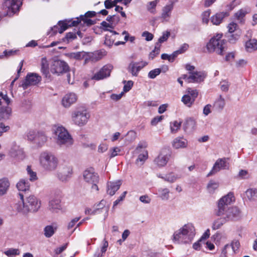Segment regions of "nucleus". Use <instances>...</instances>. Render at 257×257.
<instances>
[{
  "mask_svg": "<svg viewBox=\"0 0 257 257\" xmlns=\"http://www.w3.org/2000/svg\"><path fill=\"white\" fill-rule=\"evenodd\" d=\"M234 199L233 195L231 193H229L220 198L218 203L216 215L217 216L225 215L226 217L224 218H226V221L237 219L240 214L239 209L237 207H228V205L234 201Z\"/></svg>",
  "mask_w": 257,
  "mask_h": 257,
  "instance_id": "nucleus-1",
  "label": "nucleus"
},
{
  "mask_svg": "<svg viewBox=\"0 0 257 257\" xmlns=\"http://www.w3.org/2000/svg\"><path fill=\"white\" fill-rule=\"evenodd\" d=\"M19 196L22 203L16 205V209L23 214L29 212H37L41 207V202L34 195L27 196L23 193H19Z\"/></svg>",
  "mask_w": 257,
  "mask_h": 257,
  "instance_id": "nucleus-2",
  "label": "nucleus"
},
{
  "mask_svg": "<svg viewBox=\"0 0 257 257\" xmlns=\"http://www.w3.org/2000/svg\"><path fill=\"white\" fill-rule=\"evenodd\" d=\"M195 228L192 223L185 224L174 233L173 241L178 244L189 243L195 236Z\"/></svg>",
  "mask_w": 257,
  "mask_h": 257,
  "instance_id": "nucleus-3",
  "label": "nucleus"
},
{
  "mask_svg": "<svg viewBox=\"0 0 257 257\" xmlns=\"http://www.w3.org/2000/svg\"><path fill=\"white\" fill-rule=\"evenodd\" d=\"M222 34H217L212 38L207 44V49L209 52H216L223 55L227 50V41L222 39Z\"/></svg>",
  "mask_w": 257,
  "mask_h": 257,
  "instance_id": "nucleus-4",
  "label": "nucleus"
},
{
  "mask_svg": "<svg viewBox=\"0 0 257 257\" xmlns=\"http://www.w3.org/2000/svg\"><path fill=\"white\" fill-rule=\"evenodd\" d=\"M54 138L56 143L61 147H69L73 144V140L67 130L62 126L54 129Z\"/></svg>",
  "mask_w": 257,
  "mask_h": 257,
  "instance_id": "nucleus-5",
  "label": "nucleus"
},
{
  "mask_svg": "<svg viewBox=\"0 0 257 257\" xmlns=\"http://www.w3.org/2000/svg\"><path fill=\"white\" fill-rule=\"evenodd\" d=\"M41 166L47 171L55 170L58 166V160L52 153L48 152L42 153L40 156Z\"/></svg>",
  "mask_w": 257,
  "mask_h": 257,
  "instance_id": "nucleus-6",
  "label": "nucleus"
},
{
  "mask_svg": "<svg viewBox=\"0 0 257 257\" xmlns=\"http://www.w3.org/2000/svg\"><path fill=\"white\" fill-rule=\"evenodd\" d=\"M90 114L84 107H78L72 113V120L78 126H83L88 121Z\"/></svg>",
  "mask_w": 257,
  "mask_h": 257,
  "instance_id": "nucleus-7",
  "label": "nucleus"
},
{
  "mask_svg": "<svg viewBox=\"0 0 257 257\" xmlns=\"http://www.w3.org/2000/svg\"><path fill=\"white\" fill-rule=\"evenodd\" d=\"M72 173V168L70 165L62 164L60 166L57 176L60 181L66 182L71 178Z\"/></svg>",
  "mask_w": 257,
  "mask_h": 257,
  "instance_id": "nucleus-8",
  "label": "nucleus"
},
{
  "mask_svg": "<svg viewBox=\"0 0 257 257\" xmlns=\"http://www.w3.org/2000/svg\"><path fill=\"white\" fill-rule=\"evenodd\" d=\"M69 70V67L67 63L64 61H54L51 67V72L53 74L58 75L64 73H66Z\"/></svg>",
  "mask_w": 257,
  "mask_h": 257,
  "instance_id": "nucleus-9",
  "label": "nucleus"
},
{
  "mask_svg": "<svg viewBox=\"0 0 257 257\" xmlns=\"http://www.w3.org/2000/svg\"><path fill=\"white\" fill-rule=\"evenodd\" d=\"M228 160V158L218 159L214 164L212 170L208 174L207 176L215 174L220 170L228 169L229 168V164L227 162Z\"/></svg>",
  "mask_w": 257,
  "mask_h": 257,
  "instance_id": "nucleus-10",
  "label": "nucleus"
},
{
  "mask_svg": "<svg viewBox=\"0 0 257 257\" xmlns=\"http://www.w3.org/2000/svg\"><path fill=\"white\" fill-rule=\"evenodd\" d=\"M41 80V77L37 73H28L25 79L22 82L21 86L24 89H26L30 85H34L38 84Z\"/></svg>",
  "mask_w": 257,
  "mask_h": 257,
  "instance_id": "nucleus-11",
  "label": "nucleus"
},
{
  "mask_svg": "<svg viewBox=\"0 0 257 257\" xmlns=\"http://www.w3.org/2000/svg\"><path fill=\"white\" fill-rule=\"evenodd\" d=\"M113 69V66L111 64H106L103 66L98 72L96 73L92 77V79L100 80L106 78L110 76V73Z\"/></svg>",
  "mask_w": 257,
  "mask_h": 257,
  "instance_id": "nucleus-12",
  "label": "nucleus"
},
{
  "mask_svg": "<svg viewBox=\"0 0 257 257\" xmlns=\"http://www.w3.org/2000/svg\"><path fill=\"white\" fill-rule=\"evenodd\" d=\"M170 156V153L168 149H163L158 156L154 160V163L160 167H164L168 163Z\"/></svg>",
  "mask_w": 257,
  "mask_h": 257,
  "instance_id": "nucleus-13",
  "label": "nucleus"
},
{
  "mask_svg": "<svg viewBox=\"0 0 257 257\" xmlns=\"http://www.w3.org/2000/svg\"><path fill=\"white\" fill-rule=\"evenodd\" d=\"M83 178L84 180L88 183H98L99 181V176L96 173L94 169L90 168L85 170L83 172Z\"/></svg>",
  "mask_w": 257,
  "mask_h": 257,
  "instance_id": "nucleus-14",
  "label": "nucleus"
},
{
  "mask_svg": "<svg viewBox=\"0 0 257 257\" xmlns=\"http://www.w3.org/2000/svg\"><path fill=\"white\" fill-rule=\"evenodd\" d=\"M61 193L59 192L57 196L53 198L49 202V209L53 213H57L62 209L61 204Z\"/></svg>",
  "mask_w": 257,
  "mask_h": 257,
  "instance_id": "nucleus-15",
  "label": "nucleus"
},
{
  "mask_svg": "<svg viewBox=\"0 0 257 257\" xmlns=\"http://www.w3.org/2000/svg\"><path fill=\"white\" fill-rule=\"evenodd\" d=\"M4 8L7 9V15H11L19 10V5L17 0H6L3 4Z\"/></svg>",
  "mask_w": 257,
  "mask_h": 257,
  "instance_id": "nucleus-16",
  "label": "nucleus"
},
{
  "mask_svg": "<svg viewBox=\"0 0 257 257\" xmlns=\"http://www.w3.org/2000/svg\"><path fill=\"white\" fill-rule=\"evenodd\" d=\"M77 100V95L70 92L65 94L62 99V104L66 108L69 107L72 104L74 103Z\"/></svg>",
  "mask_w": 257,
  "mask_h": 257,
  "instance_id": "nucleus-17",
  "label": "nucleus"
},
{
  "mask_svg": "<svg viewBox=\"0 0 257 257\" xmlns=\"http://www.w3.org/2000/svg\"><path fill=\"white\" fill-rule=\"evenodd\" d=\"M10 154L11 157L19 160H23L25 158L23 149L16 144L13 145L10 151Z\"/></svg>",
  "mask_w": 257,
  "mask_h": 257,
  "instance_id": "nucleus-18",
  "label": "nucleus"
},
{
  "mask_svg": "<svg viewBox=\"0 0 257 257\" xmlns=\"http://www.w3.org/2000/svg\"><path fill=\"white\" fill-rule=\"evenodd\" d=\"M121 185V180H117L115 182H108L107 184V193L110 196H113L119 189Z\"/></svg>",
  "mask_w": 257,
  "mask_h": 257,
  "instance_id": "nucleus-19",
  "label": "nucleus"
},
{
  "mask_svg": "<svg viewBox=\"0 0 257 257\" xmlns=\"http://www.w3.org/2000/svg\"><path fill=\"white\" fill-rule=\"evenodd\" d=\"M205 77L206 74L203 72L190 73V75L187 77L188 82H200L203 81Z\"/></svg>",
  "mask_w": 257,
  "mask_h": 257,
  "instance_id": "nucleus-20",
  "label": "nucleus"
},
{
  "mask_svg": "<svg viewBox=\"0 0 257 257\" xmlns=\"http://www.w3.org/2000/svg\"><path fill=\"white\" fill-rule=\"evenodd\" d=\"M173 9V4L166 5L163 8L161 18L163 19V21H169L171 16V13Z\"/></svg>",
  "mask_w": 257,
  "mask_h": 257,
  "instance_id": "nucleus-21",
  "label": "nucleus"
},
{
  "mask_svg": "<svg viewBox=\"0 0 257 257\" xmlns=\"http://www.w3.org/2000/svg\"><path fill=\"white\" fill-rule=\"evenodd\" d=\"M30 186V185L29 181L25 179H21L17 184V188L20 191L23 192L24 193H23L26 195L27 191L29 190Z\"/></svg>",
  "mask_w": 257,
  "mask_h": 257,
  "instance_id": "nucleus-22",
  "label": "nucleus"
},
{
  "mask_svg": "<svg viewBox=\"0 0 257 257\" xmlns=\"http://www.w3.org/2000/svg\"><path fill=\"white\" fill-rule=\"evenodd\" d=\"M12 114V109L9 106L0 108V121H6L10 119Z\"/></svg>",
  "mask_w": 257,
  "mask_h": 257,
  "instance_id": "nucleus-23",
  "label": "nucleus"
},
{
  "mask_svg": "<svg viewBox=\"0 0 257 257\" xmlns=\"http://www.w3.org/2000/svg\"><path fill=\"white\" fill-rule=\"evenodd\" d=\"M47 141V137L44 132H38L36 136L34 143L38 147L43 146Z\"/></svg>",
  "mask_w": 257,
  "mask_h": 257,
  "instance_id": "nucleus-24",
  "label": "nucleus"
},
{
  "mask_svg": "<svg viewBox=\"0 0 257 257\" xmlns=\"http://www.w3.org/2000/svg\"><path fill=\"white\" fill-rule=\"evenodd\" d=\"M187 140L181 137L175 138L172 142L173 147L176 149L185 148L187 146Z\"/></svg>",
  "mask_w": 257,
  "mask_h": 257,
  "instance_id": "nucleus-25",
  "label": "nucleus"
},
{
  "mask_svg": "<svg viewBox=\"0 0 257 257\" xmlns=\"http://www.w3.org/2000/svg\"><path fill=\"white\" fill-rule=\"evenodd\" d=\"M228 15V13L226 12L217 13L211 17V21L213 25H219L222 22L223 19Z\"/></svg>",
  "mask_w": 257,
  "mask_h": 257,
  "instance_id": "nucleus-26",
  "label": "nucleus"
},
{
  "mask_svg": "<svg viewBox=\"0 0 257 257\" xmlns=\"http://www.w3.org/2000/svg\"><path fill=\"white\" fill-rule=\"evenodd\" d=\"M196 121L193 117L187 118L184 124V128L185 131L191 132L196 126Z\"/></svg>",
  "mask_w": 257,
  "mask_h": 257,
  "instance_id": "nucleus-27",
  "label": "nucleus"
},
{
  "mask_svg": "<svg viewBox=\"0 0 257 257\" xmlns=\"http://www.w3.org/2000/svg\"><path fill=\"white\" fill-rule=\"evenodd\" d=\"M57 228L56 226L47 225L44 229V235L46 237H51L55 232Z\"/></svg>",
  "mask_w": 257,
  "mask_h": 257,
  "instance_id": "nucleus-28",
  "label": "nucleus"
},
{
  "mask_svg": "<svg viewBox=\"0 0 257 257\" xmlns=\"http://www.w3.org/2000/svg\"><path fill=\"white\" fill-rule=\"evenodd\" d=\"M10 183L7 179L0 180V195L5 194L7 191Z\"/></svg>",
  "mask_w": 257,
  "mask_h": 257,
  "instance_id": "nucleus-29",
  "label": "nucleus"
},
{
  "mask_svg": "<svg viewBox=\"0 0 257 257\" xmlns=\"http://www.w3.org/2000/svg\"><path fill=\"white\" fill-rule=\"evenodd\" d=\"M246 49L247 51L255 50L257 49V40L256 39H249L246 42Z\"/></svg>",
  "mask_w": 257,
  "mask_h": 257,
  "instance_id": "nucleus-30",
  "label": "nucleus"
},
{
  "mask_svg": "<svg viewBox=\"0 0 257 257\" xmlns=\"http://www.w3.org/2000/svg\"><path fill=\"white\" fill-rule=\"evenodd\" d=\"M247 198L250 200H257V189H248L245 192Z\"/></svg>",
  "mask_w": 257,
  "mask_h": 257,
  "instance_id": "nucleus-31",
  "label": "nucleus"
},
{
  "mask_svg": "<svg viewBox=\"0 0 257 257\" xmlns=\"http://www.w3.org/2000/svg\"><path fill=\"white\" fill-rule=\"evenodd\" d=\"M159 197L163 200H168L169 199L170 191L168 188H160L158 190Z\"/></svg>",
  "mask_w": 257,
  "mask_h": 257,
  "instance_id": "nucleus-32",
  "label": "nucleus"
},
{
  "mask_svg": "<svg viewBox=\"0 0 257 257\" xmlns=\"http://www.w3.org/2000/svg\"><path fill=\"white\" fill-rule=\"evenodd\" d=\"M76 31L67 33L65 37L62 39V41L66 43H69L76 39Z\"/></svg>",
  "mask_w": 257,
  "mask_h": 257,
  "instance_id": "nucleus-33",
  "label": "nucleus"
},
{
  "mask_svg": "<svg viewBox=\"0 0 257 257\" xmlns=\"http://www.w3.org/2000/svg\"><path fill=\"white\" fill-rule=\"evenodd\" d=\"M181 101L186 106L189 107H191L195 101L193 98H192L188 94L184 95L182 97Z\"/></svg>",
  "mask_w": 257,
  "mask_h": 257,
  "instance_id": "nucleus-34",
  "label": "nucleus"
},
{
  "mask_svg": "<svg viewBox=\"0 0 257 257\" xmlns=\"http://www.w3.org/2000/svg\"><path fill=\"white\" fill-rule=\"evenodd\" d=\"M41 72L46 78H49L50 75L48 69V64L46 60L42 59L41 63Z\"/></svg>",
  "mask_w": 257,
  "mask_h": 257,
  "instance_id": "nucleus-35",
  "label": "nucleus"
},
{
  "mask_svg": "<svg viewBox=\"0 0 257 257\" xmlns=\"http://www.w3.org/2000/svg\"><path fill=\"white\" fill-rule=\"evenodd\" d=\"M226 221V218H220L215 220L212 224V228L213 230H216L221 227V226Z\"/></svg>",
  "mask_w": 257,
  "mask_h": 257,
  "instance_id": "nucleus-36",
  "label": "nucleus"
},
{
  "mask_svg": "<svg viewBox=\"0 0 257 257\" xmlns=\"http://www.w3.org/2000/svg\"><path fill=\"white\" fill-rule=\"evenodd\" d=\"M219 187V183L213 180L209 182L207 188L210 193H213Z\"/></svg>",
  "mask_w": 257,
  "mask_h": 257,
  "instance_id": "nucleus-37",
  "label": "nucleus"
},
{
  "mask_svg": "<svg viewBox=\"0 0 257 257\" xmlns=\"http://www.w3.org/2000/svg\"><path fill=\"white\" fill-rule=\"evenodd\" d=\"M128 71L133 76H137L138 71L137 69V63L134 61L131 62L128 66Z\"/></svg>",
  "mask_w": 257,
  "mask_h": 257,
  "instance_id": "nucleus-38",
  "label": "nucleus"
},
{
  "mask_svg": "<svg viewBox=\"0 0 257 257\" xmlns=\"http://www.w3.org/2000/svg\"><path fill=\"white\" fill-rule=\"evenodd\" d=\"M158 2L159 0L150 2L147 5V10L151 13L155 14L156 13V7Z\"/></svg>",
  "mask_w": 257,
  "mask_h": 257,
  "instance_id": "nucleus-39",
  "label": "nucleus"
},
{
  "mask_svg": "<svg viewBox=\"0 0 257 257\" xmlns=\"http://www.w3.org/2000/svg\"><path fill=\"white\" fill-rule=\"evenodd\" d=\"M26 170L28 175L29 176L30 181H34L38 179L36 173L32 170L31 166H28Z\"/></svg>",
  "mask_w": 257,
  "mask_h": 257,
  "instance_id": "nucleus-40",
  "label": "nucleus"
},
{
  "mask_svg": "<svg viewBox=\"0 0 257 257\" xmlns=\"http://www.w3.org/2000/svg\"><path fill=\"white\" fill-rule=\"evenodd\" d=\"M5 254L9 257H14L20 254V251L18 248H11L5 251Z\"/></svg>",
  "mask_w": 257,
  "mask_h": 257,
  "instance_id": "nucleus-41",
  "label": "nucleus"
},
{
  "mask_svg": "<svg viewBox=\"0 0 257 257\" xmlns=\"http://www.w3.org/2000/svg\"><path fill=\"white\" fill-rule=\"evenodd\" d=\"M182 121H178L177 120H175L173 121V122L170 123V128H171V131L172 133H176L178 130L180 129V127L181 125Z\"/></svg>",
  "mask_w": 257,
  "mask_h": 257,
  "instance_id": "nucleus-42",
  "label": "nucleus"
},
{
  "mask_svg": "<svg viewBox=\"0 0 257 257\" xmlns=\"http://www.w3.org/2000/svg\"><path fill=\"white\" fill-rule=\"evenodd\" d=\"M161 45L159 43H156L154 49L150 52L149 54V58L153 59L157 55H158L160 52Z\"/></svg>",
  "mask_w": 257,
  "mask_h": 257,
  "instance_id": "nucleus-43",
  "label": "nucleus"
},
{
  "mask_svg": "<svg viewBox=\"0 0 257 257\" xmlns=\"http://www.w3.org/2000/svg\"><path fill=\"white\" fill-rule=\"evenodd\" d=\"M90 55H91V61L92 62H97L100 60L103 55L102 52H95L93 53L91 52Z\"/></svg>",
  "mask_w": 257,
  "mask_h": 257,
  "instance_id": "nucleus-44",
  "label": "nucleus"
},
{
  "mask_svg": "<svg viewBox=\"0 0 257 257\" xmlns=\"http://www.w3.org/2000/svg\"><path fill=\"white\" fill-rule=\"evenodd\" d=\"M240 36V31L236 32L234 34H231L228 36V41L230 43H235L238 40Z\"/></svg>",
  "mask_w": 257,
  "mask_h": 257,
  "instance_id": "nucleus-45",
  "label": "nucleus"
},
{
  "mask_svg": "<svg viewBox=\"0 0 257 257\" xmlns=\"http://www.w3.org/2000/svg\"><path fill=\"white\" fill-rule=\"evenodd\" d=\"M69 24L67 23L66 21H59L58 22V25L59 26V33L61 34L67 29L68 28L70 27Z\"/></svg>",
  "mask_w": 257,
  "mask_h": 257,
  "instance_id": "nucleus-46",
  "label": "nucleus"
},
{
  "mask_svg": "<svg viewBox=\"0 0 257 257\" xmlns=\"http://www.w3.org/2000/svg\"><path fill=\"white\" fill-rule=\"evenodd\" d=\"M161 72V69L156 68L152 70L148 73V77L151 79H154L157 76L159 75Z\"/></svg>",
  "mask_w": 257,
  "mask_h": 257,
  "instance_id": "nucleus-47",
  "label": "nucleus"
},
{
  "mask_svg": "<svg viewBox=\"0 0 257 257\" xmlns=\"http://www.w3.org/2000/svg\"><path fill=\"white\" fill-rule=\"evenodd\" d=\"M105 201L104 200H102L98 204L96 205V208L93 210L92 212V215L95 214L97 211H99L100 209H103L105 205Z\"/></svg>",
  "mask_w": 257,
  "mask_h": 257,
  "instance_id": "nucleus-48",
  "label": "nucleus"
},
{
  "mask_svg": "<svg viewBox=\"0 0 257 257\" xmlns=\"http://www.w3.org/2000/svg\"><path fill=\"white\" fill-rule=\"evenodd\" d=\"M188 95H189L192 98H193L194 100L197 97L198 95V92L196 89H193L191 88H188L187 89Z\"/></svg>",
  "mask_w": 257,
  "mask_h": 257,
  "instance_id": "nucleus-49",
  "label": "nucleus"
},
{
  "mask_svg": "<svg viewBox=\"0 0 257 257\" xmlns=\"http://www.w3.org/2000/svg\"><path fill=\"white\" fill-rule=\"evenodd\" d=\"M170 35V32L166 31L164 32L163 35L159 39L158 42L157 43H159L161 45L162 43H163L164 42H165L167 40Z\"/></svg>",
  "mask_w": 257,
  "mask_h": 257,
  "instance_id": "nucleus-50",
  "label": "nucleus"
},
{
  "mask_svg": "<svg viewBox=\"0 0 257 257\" xmlns=\"http://www.w3.org/2000/svg\"><path fill=\"white\" fill-rule=\"evenodd\" d=\"M164 181L171 183L174 182L177 179V177L173 173L166 175Z\"/></svg>",
  "mask_w": 257,
  "mask_h": 257,
  "instance_id": "nucleus-51",
  "label": "nucleus"
},
{
  "mask_svg": "<svg viewBox=\"0 0 257 257\" xmlns=\"http://www.w3.org/2000/svg\"><path fill=\"white\" fill-rule=\"evenodd\" d=\"M80 19L83 22V25H86L87 26H90L95 24L93 21L91 19L84 18L82 15L80 16Z\"/></svg>",
  "mask_w": 257,
  "mask_h": 257,
  "instance_id": "nucleus-52",
  "label": "nucleus"
},
{
  "mask_svg": "<svg viewBox=\"0 0 257 257\" xmlns=\"http://www.w3.org/2000/svg\"><path fill=\"white\" fill-rule=\"evenodd\" d=\"M148 157V152L147 151H144L142 154H140L139 155L137 161H140L144 163L147 159Z\"/></svg>",
  "mask_w": 257,
  "mask_h": 257,
  "instance_id": "nucleus-53",
  "label": "nucleus"
},
{
  "mask_svg": "<svg viewBox=\"0 0 257 257\" xmlns=\"http://www.w3.org/2000/svg\"><path fill=\"white\" fill-rule=\"evenodd\" d=\"M100 28L103 29L104 31H108L109 30L108 29V28H110L111 29H113L114 27L112 26V24L107 23L105 21H102L100 23Z\"/></svg>",
  "mask_w": 257,
  "mask_h": 257,
  "instance_id": "nucleus-54",
  "label": "nucleus"
},
{
  "mask_svg": "<svg viewBox=\"0 0 257 257\" xmlns=\"http://www.w3.org/2000/svg\"><path fill=\"white\" fill-rule=\"evenodd\" d=\"M237 25L235 23L232 22L230 23L228 26V32L230 33L238 32L239 31L237 30Z\"/></svg>",
  "mask_w": 257,
  "mask_h": 257,
  "instance_id": "nucleus-55",
  "label": "nucleus"
},
{
  "mask_svg": "<svg viewBox=\"0 0 257 257\" xmlns=\"http://www.w3.org/2000/svg\"><path fill=\"white\" fill-rule=\"evenodd\" d=\"M84 52H77L76 53H72L71 55L72 58H73L76 60H81L83 59V58L84 57Z\"/></svg>",
  "mask_w": 257,
  "mask_h": 257,
  "instance_id": "nucleus-56",
  "label": "nucleus"
},
{
  "mask_svg": "<svg viewBox=\"0 0 257 257\" xmlns=\"http://www.w3.org/2000/svg\"><path fill=\"white\" fill-rule=\"evenodd\" d=\"M182 53H183V50L181 49L174 52L171 55H169L170 59H169V61L171 62H173L178 55Z\"/></svg>",
  "mask_w": 257,
  "mask_h": 257,
  "instance_id": "nucleus-57",
  "label": "nucleus"
},
{
  "mask_svg": "<svg viewBox=\"0 0 257 257\" xmlns=\"http://www.w3.org/2000/svg\"><path fill=\"white\" fill-rule=\"evenodd\" d=\"M210 10L206 11L202 14V21L203 23H204L205 24L208 23V22H209V18L210 17Z\"/></svg>",
  "mask_w": 257,
  "mask_h": 257,
  "instance_id": "nucleus-58",
  "label": "nucleus"
},
{
  "mask_svg": "<svg viewBox=\"0 0 257 257\" xmlns=\"http://www.w3.org/2000/svg\"><path fill=\"white\" fill-rule=\"evenodd\" d=\"M133 84H134L133 81H132L131 80L128 81L126 82V83L124 84V85L123 86V91L124 92H127L129 91L131 89L132 87H133Z\"/></svg>",
  "mask_w": 257,
  "mask_h": 257,
  "instance_id": "nucleus-59",
  "label": "nucleus"
},
{
  "mask_svg": "<svg viewBox=\"0 0 257 257\" xmlns=\"http://www.w3.org/2000/svg\"><path fill=\"white\" fill-rule=\"evenodd\" d=\"M10 128L9 125H5L3 122H0V136H1L4 133L7 132Z\"/></svg>",
  "mask_w": 257,
  "mask_h": 257,
  "instance_id": "nucleus-60",
  "label": "nucleus"
},
{
  "mask_svg": "<svg viewBox=\"0 0 257 257\" xmlns=\"http://www.w3.org/2000/svg\"><path fill=\"white\" fill-rule=\"evenodd\" d=\"M238 177L242 179H245L248 177V172L246 170H240L238 173Z\"/></svg>",
  "mask_w": 257,
  "mask_h": 257,
  "instance_id": "nucleus-61",
  "label": "nucleus"
},
{
  "mask_svg": "<svg viewBox=\"0 0 257 257\" xmlns=\"http://www.w3.org/2000/svg\"><path fill=\"white\" fill-rule=\"evenodd\" d=\"M164 118L163 115L157 116L155 117L151 120V123L152 125H156L157 124L160 122Z\"/></svg>",
  "mask_w": 257,
  "mask_h": 257,
  "instance_id": "nucleus-62",
  "label": "nucleus"
},
{
  "mask_svg": "<svg viewBox=\"0 0 257 257\" xmlns=\"http://www.w3.org/2000/svg\"><path fill=\"white\" fill-rule=\"evenodd\" d=\"M114 43V40L110 38V36L106 35L104 41V44L108 47H110Z\"/></svg>",
  "mask_w": 257,
  "mask_h": 257,
  "instance_id": "nucleus-63",
  "label": "nucleus"
},
{
  "mask_svg": "<svg viewBox=\"0 0 257 257\" xmlns=\"http://www.w3.org/2000/svg\"><path fill=\"white\" fill-rule=\"evenodd\" d=\"M231 248V246L229 244H226L222 250L220 254V257H226L227 254V250Z\"/></svg>",
  "mask_w": 257,
  "mask_h": 257,
  "instance_id": "nucleus-64",
  "label": "nucleus"
}]
</instances>
